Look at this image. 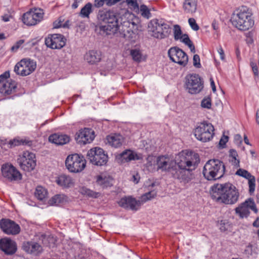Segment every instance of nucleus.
Here are the masks:
<instances>
[{
  "instance_id": "31",
  "label": "nucleus",
  "mask_w": 259,
  "mask_h": 259,
  "mask_svg": "<svg viewBox=\"0 0 259 259\" xmlns=\"http://www.w3.org/2000/svg\"><path fill=\"white\" fill-rule=\"evenodd\" d=\"M238 154L236 150L234 149H231L229 151V161L232 164L236 167H239V160L237 159Z\"/></svg>"
},
{
  "instance_id": "53",
  "label": "nucleus",
  "mask_w": 259,
  "mask_h": 259,
  "mask_svg": "<svg viewBox=\"0 0 259 259\" xmlns=\"http://www.w3.org/2000/svg\"><path fill=\"white\" fill-rule=\"evenodd\" d=\"M228 136H224L221 139V140L220 141V144L221 146H224V145H226V144L228 142Z\"/></svg>"
},
{
  "instance_id": "3",
  "label": "nucleus",
  "mask_w": 259,
  "mask_h": 259,
  "mask_svg": "<svg viewBox=\"0 0 259 259\" xmlns=\"http://www.w3.org/2000/svg\"><path fill=\"white\" fill-rule=\"evenodd\" d=\"M210 194L213 200L227 204L236 203L239 197L236 187L229 183L214 185L211 188Z\"/></svg>"
},
{
  "instance_id": "24",
  "label": "nucleus",
  "mask_w": 259,
  "mask_h": 259,
  "mask_svg": "<svg viewBox=\"0 0 259 259\" xmlns=\"http://www.w3.org/2000/svg\"><path fill=\"white\" fill-rule=\"evenodd\" d=\"M84 59L90 64H96L101 61V53L100 51L91 50L86 53Z\"/></svg>"
},
{
  "instance_id": "19",
  "label": "nucleus",
  "mask_w": 259,
  "mask_h": 259,
  "mask_svg": "<svg viewBox=\"0 0 259 259\" xmlns=\"http://www.w3.org/2000/svg\"><path fill=\"white\" fill-rule=\"evenodd\" d=\"M249 209L252 210L255 213L257 211L254 201L251 199L246 200L244 202L236 207L235 211L240 218L242 219L247 218L249 215L250 213Z\"/></svg>"
},
{
  "instance_id": "21",
  "label": "nucleus",
  "mask_w": 259,
  "mask_h": 259,
  "mask_svg": "<svg viewBox=\"0 0 259 259\" xmlns=\"http://www.w3.org/2000/svg\"><path fill=\"white\" fill-rule=\"evenodd\" d=\"M116 159L119 163H123L132 160H140L142 156L135 152L126 149L116 156Z\"/></svg>"
},
{
  "instance_id": "59",
  "label": "nucleus",
  "mask_w": 259,
  "mask_h": 259,
  "mask_svg": "<svg viewBox=\"0 0 259 259\" xmlns=\"http://www.w3.org/2000/svg\"><path fill=\"white\" fill-rule=\"evenodd\" d=\"M82 0H74V3L72 5V8L74 9H76L78 6V3L81 1Z\"/></svg>"
},
{
  "instance_id": "38",
  "label": "nucleus",
  "mask_w": 259,
  "mask_h": 259,
  "mask_svg": "<svg viewBox=\"0 0 259 259\" xmlns=\"http://www.w3.org/2000/svg\"><path fill=\"white\" fill-rule=\"evenodd\" d=\"M64 200V196L61 194H58L53 197L50 200L49 203L51 205H58L62 203Z\"/></svg>"
},
{
  "instance_id": "50",
  "label": "nucleus",
  "mask_w": 259,
  "mask_h": 259,
  "mask_svg": "<svg viewBox=\"0 0 259 259\" xmlns=\"http://www.w3.org/2000/svg\"><path fill=\"white\" fill-rule=\"evenodd\" d=\"M220 230L222 232H226L228 231L229 224L228 223H225L224 221H222L220 224Z\"/></svg>"
},
{
  "instance_id": "63",
  "label": "nucleus",
  "mask_w": 259,
  "mask_h": 259,
  "mask_svg": "<svg viewBox=\"0 0 259 259\" xmlns=\"http://www.w3.org/2000/svg\"><path fill=\"white\" fill-rule=\"evenodd\" d=\"M60 24H63L62 23V17H60L59 18L58 21H56V22H54V27H55V24L59 25Z\"/></svg>"
},
{
  "instance_id": "34",
  "label": "nucleus",
  "mask_w": 259,
  "mask_h": 259,
  "mask_svg": "<svg viewBox=\"0 0 259 259\" xmlns=\"http://www.w3.org/2000/svg\"><path fill=\"white\" fill-rule=\"evenodd\" d=\"M47 190L41 186H38L36 188L35 196L39 200H42L47 196Z\"/></svg>"
},
{
  "instance_id": "49",
  "label": "nucleus",
  "mask_w": 259,
  "mask_h": 259,
  "mask_svg": "<svg viewBox=\"0 0 259 259\" xmlns=\"http://www.w3.org/2000/svg\"><path fill=\"white\" fill-rule=\"evenodd\" d=\"M250 66L252 68V71L256 76H258V67L255 63H254L253 62H250Z\"/></svg>"
},
{
  "instance_id": "9",
  "label": "nucleus",
  "mask_w": 259,
  "mask_h": 259,
  "mask_svg": "<svg viewBox=\"0 0 259 259\" xmlns=\"http://www.w3.org/2000/svg\"><path fill=\"white\" fill-rule=\"evenodd\" d=\"M185 86L189 93L194 94L202 90L203 84L198 74H190L185 77Z\"/></svg>"
},
{
  "instance_id": "42",
  "label": "nucleus",
  "mask_w": 259,
  "mask_h": 259,
  "mask_svg": "<svg viewBox=\"0 0 259 259\" xmlns=\"http://www.w3.org/2000/svg\"><path fill=\"white\" fill-rule=\"evenodd\" d=\"M236 175L246 178L247 180H249L253 177L248 171L241 168H239L237 170Z\"/></svg>"
},
{
  "instance_id": "58",
  "label": "nucleus",
  "mask_w": 259,
  "mask_h": 259,
  "mask_svg": "<svg viewBox=\"0 0 259 259\" xmlns=\"http://www.w3.org/2000/svg\"><path fill=\"white\" fill-rule=\"evenodd\" d=\"M210 86L212 88V91L213 92H215L216 91V88H215L214 82L213 80L212 79V78H210Z\"/></svg>"
},
{
  "instance_id": "14",
  "label": "nucleus",
  "mask_w": 259,
  "mask_h": 259,
  "mask_svg": "<svg viewBox=\"0 0 259 259\" xmlns=\"http://www.w3.org/2000/svg\"><path fill=\"white\" fill-rule=\"evenodd\" d=\"M43 15L44 13L41 9L31 10L23 14L22 21L28 26L34 25L42 20Z\"/></svg>"
},
{
  "instance_id": "4",
  "label": "nucleus",
  "mask_w": 259,
  "mask_h": 259,
  "mask_svg": "<svg viewBox=\"0 0 259 259\" xmlns=\"http://www.w3.org/2000/svg\"><path fill=\"white\" fill-rule=\"evenodd\" d=\"M230 21L232 25L238 29L245 31L254 25L252 14L246 7H241L232 14Z\"/></svg>"
},
{
  "instance_id": "61",
  "label": "nucleus",
  "mask_w": 259,
  "mask_h": 259,
  "mask_svg": "<svg viewBox=\"0 0 259 259\" xmlns=\"http://www.w3.org/2000/svg\"><path fill=\"white\" fill-rule=\"evenodd\" d=\"M253 226L256 227H259V218H257L256 220L253 222Z\"/></svg>"
},
{
  "instance_id": "26",
  "label": "nucleus",
  "mask_w": 259,
  "mask_h": 259,
  "mask_svg": "<svg viewBox=\"0 0 259 259\" xmlns=\"http://www.w3.org/2000/svg\"><path fill=\"white\" fill-rule=\"evenodd\" d=\"M56 183L63 188H70L74 185V180L69 175L63 174L59 176L56 179Z\"/></svg>"
},
{
  "instance_id": "30",
  "label": "nucleus",
  "mask_w": 259,
  "mask_h": 259,
  "mask_svg": "<svg viewBox=\"0 0 259 259\" xmlns=\"http://www.w3.org/2000/svg\"><path fill=\"white\" fill-rule=\"evenodd\" d=\"M9 144L11 148L21 145L30 146L32 145V141L27 139H14L13 140L10 141Z\"/></svg>"
},
{
  "instance_id": "27",
  "label": "nucleus",
  "mask_w": 259,
  "mask_h": 259,
  "mask_svg": "<svg viewBox=\"0 0 259 259\" xmlns=\"http://www.w3.org/2000/svg\"><path fill=\"white\" fill-rule=\"evenodd\" d=\"M17 83L16 81L11 80L3 83V86L0 88V93L4 96L9 95L16 92Z\"/></svg>"
},
{
  "instance_id": "2",
  "label": "nucleus",
  "mask_w": 259,
  "mask_h": 259,
  "mask_svg": "<svg viewBox=\"0 0 259 259\" xmlns=\"http://www.w3.org/2000/svg\"><path fill=\"white\" fill-rule=\"evenodd\" d=\"M98 19L100 23V30L107 35L115 33L118 30L125 35L126 33L133 32L137 28L135 23L126 20L125 17L118 18L115 13L111 11H100Z\"/></svg>"
},
{
  "instance_id": "46",
  "label": "nucleus",
  "mask_w": 259,
  "mask_h": 259,
  "mask_svg": "<svg viewBox=\"0 0 259 259\" xmlns=\"http://www.w3.org/2000/svg\"><path fill=\"white\" fill-rule=\"evenodd\" d=\"M188 22L191 28L197 31L199 29V27L196 23L195 20L194 18H191L188 19Z\"/></svg>"
},
{
  "instance_id": "52",
  "label": "nucleus",
  "mask_w": 259,
  "mask_h": 259,
  "mask_svg": "<svg viewBox=\"0 0 259 259\" xmlns=\"http://www.w3.org/2000/svg\"><path fill=\"white\" fill-rule=\"evenodd\" d=\"M105 4V0H95V6L97 8L101 7Z\"/></svg>"
},
{
  "instance_id": "18",
  "label": "nucleus",
  "mask_w": 259,
  "mask_h": 259,
  "mask_svg": "<svg viewBox=\"0 0 259 259\" xmlns=\"http://www.w3.org/2000/svg\"><path fill=\"white\" fill-rule=\"evenodd\" d=\"M0 228L8 235H17L20 231V226L14 221L8 219H2L0 221Z\"/></svg>"
},
{
  "instance_id": "60",
  "label": "nucleus",
  "mask_w": 259,
  "mask_h": 259,
  "mask_svg": "<svg viewBox=\"0 0 259 259\" xmlns=\"http://www.w3.org/2000/svg\"><path fill=\"white\" fill-rule=\"evenodd\" d=\"M212 27L213 29L215 30H217L219 29L218 24L216 23L215 21H213L212 23Z\"/></svg>"
},
{
  "instance_id": "15",
  "label": "nucleus",
  "mask_w": 259,
  "mask_h": 259,
  "mask_svg": "<svg viewBox=\"0 0 259 259\" xmlns=\"http://www.w3.org/2000/svg\"><path fill=\"white\" fill-rule=\"evenodd\" d=\"M168 55L170 59L174 62L185 66L188 61L186 53L178 47H172L169 49Z\"/></svg>"
},
{
  "instance_id": "10",
  "label": "nucleus",
  "mask_w": 259,
  "mask_h": 259,
  "mask_svg": "<svg viewBox=\"0 0 259 259\" xmlns=\"http://www.w3.org/2000/svg\"><path fill=\"white\" fill-rule=\"evenodd\" d=\"M36 67L35 61L30 59H23L16 64L14 71L17 75L25 76L32 73Z\"/></svg>"
},
{
  "instance_id": "13",
  "label": "nucleus",
  "mask_w": 259,
  "mask_h": 259,
  "mask_svg": "<svg viewBox=\"0 0 259 259\" xmlns=\"http://www.w3.org/2000/svg\"><path fill=\"white\" fill-rule=\"evenodd\" d=\"M2 176L9 182H18L22 180L20 171L12 164L6 163L1 167Z\"/></svg>"
},
{
  "instance_id": "29",
  "label": "nucleus",
  "mask_w": 259,
  "mask_h": 259,
  "mask_svg": "<svg viewBox=\"0 0 259 259\" xmlns=\"http://www.w3.org/2000/svg\"><path fill=\"white\" fill-rule=\"evenodd\" d=\"M107 140L110 145L115 148H118L122 145L123 138L120 135H115L108 136Z\"/></svg>"
},
{
  "instance_id": "33",
  "label": "nucleus",
  "mask_w": 259,
  "mask_h": 259,
  "mask_svg": "<svg viewBox=\"0 0 259 259\" xmlns=\"http://www.w3.org/2000/svg\"><path fill=\"white\" fill-rule=\"evenodd\" d=\"M141 15L144 18L149 19L152 16L150 9L144 4L141 5L139 9Z\"/></svg>"
},
{
  "instance_id": "45",
  "label": "nucleus",
  "mask_w": 259,
  "mask_h": 259,
  "mask_svg": "<svg viewBox=\"0 0 259 259\" xmlns=\"http://www.w3.org/2000/svg\"><path fill=\"white\" fill-rule=\"evenodd\" d=\"M126 2L128 6L134 10H139L140 7L137 0H126Z\"/></svg>"
},
{
  "instance_id": "37",
  "label": "nucleus",
  "mask_w": 259,
  "mask_h": 259,
  "mask_svg": "<svg viewBox=\"0 0 259 259\" xmlns=\"http://www.w3.org/2000/svg\"><path fill=\"white\" fill-rule=\"evenodd\" d=\"M80 192L83 195L92 198H97L99 196V193L94 192L86 187H82L80 189Z\"/></svg>"
},
{
  "instance_id": "28",
  "label": "nucleus",
  "mask_w": 259,
  "mask_h": 259,
  "mask_svg": "<svg viewBox=\"0 0 259 259\" xmlns=\"http://www.w3.org/2000/svg\"><path fill=\"white\" fill-rule=\"evenodd\" d=\"M197 0H184L183 4V9L185 14H193L197 10Z\"/></svg>"
},
{
  "instance_id": "39",
  "label": "nucleus",
  "mask_w": 259,
  "mask_h": 259,
  "mask_svg": "<svg viewBox=\"0 0 259 259\" xmlns=\"http://www.w3.org/2000/svg\"><path fill=\"white\" fill-rule=\"evenodd\" d=\"M156 195V193L154 191H150L148 193H146L144 194H143L141 198V204L145 202L152 198H153L155 197Z\"/></svg>"
},
{
  "instance_id": "43",
  "label": "nucleus",
  "mask_w": 259,
  "mask_h": 259,
  "mask_svg": "<svg viewBox=\"0 0 259 259\" xmlns=\"http://www.w3.org/2000/svg\"><path fill=\"white\" fill-rule=\"evenodd\" d=\"M201 106L203 108L209 109L211 107V100L209 97L204 98L201 102Z\"/></svg>"
},
{
  "instance_id": "1",
  "label": "nucleus",
  "mask_w": 259,
  "mask_h": 259,
  "mask_svg": "<svg viewBox=\"0 0 259 259\" xmlns=\"http://www.w3.org/2000/svg\"><path fill=\"white\" fill-rule=\"evenodd\" d=\"M179 158L176 162L163 156L158 157L157 169L169 172L172 178L185 184L192 180V171L199 163V156L197 153L191 151L180 154Z\"/></svg>"
},
{
  "instance_id": "6",
  "label": "nucleus",
  "mask_w": 259,
  "mask_h": 259,
  "mask_svg": "<svg viewBox=\"0 0 259 259\" xmlns=\"http://www.w3.org/2000/svg\"><path fill=\"white\" fill-rule=\"evenodd\" d=\"M149 31L151 35L158 39L167 37L170 33V26L163 19H153L148 24Z\"/></svg>"
},
{
  "instance_id": "17",
  "label": "nucleus",
  "mask_w": 259,
  "mask_h": 259,
  "mask_svg": "<svg viewBox=\"0 0 259 259\" xmlns=\"http://www.w3.org/2000/svg\"><path fill=\"white\" fill-rule=\"evenodd\" d=\"M94 131L90 128H84L77 132L75 136L76 142L80 145L91 143L95 138Z\"/></svg>"
},
{
  "instance_id": "64",
  "label": "nucleus",
  "mask_w": 259,
  "mask_h": 259,
  "mask_svg": "<svg viewBox=\"0 0 259 259\" xmlns=\"http://www.w3.org/2000/svg\"><path fill=\"white\" fill-rule=\"evenodd\" d=\"M256 121L259 124V109H257L256 112Z\"/></svg>"
},
{
  "instance_id": "7",
  "label": "nucleus",
  "mask_w": 259,
  "mask_h": 259,
  "mask_svg": "<svg viewBox=\"0 0 259 259\" xmlns=\"http://www.w3.org/2000/svg\"><path fill=\"white\" fill-rule=\"evenodd\" d=\"M214 128L212 124L207 121L200 122L194 129L195 138L202 142L210 141L214 135Z\"/></svg>"
},
{
  "instance_id": "25",
  "label": "nucleus",
  "mask_w": 259,
  "mask_h": 259,
  "mask_svg": "<svg viewBox=\"0 0 259 259\" xmlns=\"http://www.w3.org/2000/svg\"><path fill=\"white\" fill-rule=\"evenodd\" d=\"M70 137L67 135L54 134L50 136V142L58 145H62L68 143L70 141Z\"/></svg>"
},
{
  "instance_id": "11",
  "label": "nucleus",
  "mask_w": 259,
  "mask_h": 259,
  "mask_svg": "<svg viewBox=\"0 0 259 259\" xmlns=\"http://www.w3.org/2000/svg\"><path fill=\"white\" fill-rule=\"evenodd\" d=\"M87 157L91 163L97 166L104 165L108 161V155L103 149L99 147L90 149L88 152Z\"/></svg>"
},
{
  "instance_id": "32",
  "label": "nucleus",
  "mask_w": 259,
  "mask_h": 259,
  "mask_svg": "<svg viewBox=\"0 0 259 259\" xmlns=\"http://www.w3.org/2000/svg\"><path fill=\"white\" fill-rule=\"evenodd\" d=\"M92 12V5L91 3H88L81 9L80 15L82 18L89 17Z\"/></svg>"
},
{
  "instance_id": "54",
  "label": "nucleus",
  "mask_w": 259,
  "mask_h": 259,
  "mask_svg": "<svg viewBox=\"0 0 259 259\" xmlns=\"http://www.w3.org/2000/svg\"><path fill=\"white\" fill-rule=\"evenodd\" d=\"M69 25V21L67 20L63 24H60L59 25L55 24V28H59V27L68 28Z\"/></svg>"
},
{
  "instance_id": "36",
  "label": "nucleus",
  "mask_w": 259,
  "mask_h": 259,
  "mask_svg": "<svg viewBox=\"0 0 259 259\" xmlns=\"http://www.w3.org/2000/svg\"><path fill=\"white\" fill-rule=\"evenodd\" d=\"M187 34H182L181 27L179 25H175L174 26V36L176 40L180 39L181 41L184 38V35Z\"/></svg>"
},
{
  "instance_id": "55",
  "label": "nucleus",
  "mask_w": 259,
  "mask_h": 259,
  "mask_svg": "<svg viewBox=\"0 0 259 259\" xmlns=\"http://www.w3.org/2000/svg\"><path fill=\"white\" fill-rule=\"evenodd\" d=\"M218 53L220 55V59L222 60H224L225 59V54H224V50L223 49V48L220 47L218 50Z\"/></svg>"
},
{
  "instance_id": "56",
  "label": "nucleus",
  "mask_w": 259,
  "mask_h": 259,
  "mask_svg": "<svg viewBox=\"0 0 259 259\" xmlns=\"http://www.w3.org/2000/svg\"><path fill=\"white\" fill-rule=\"evenodd\" d=\"M235 142L236 144H239L242 143V137L240 135H236L234 137Z\"/></svg>"
},
{
  "instance_id": "5",
  "label": "nucleus",
  "mask_w": 259,
  "mask_h": 259,
  "mask_svg": "<svg viewBox=\"0 0 259 259\" xmlns=\"http://www.w3.org/2000/svg\"><path fill=\"white\" fill-rule=\"evenodd\" d=\"M225 171L223 162L218 159H210L204 165L203 174L208 180H215L221 178Z\"/></svg>"
},
{
  "instance_id": "51",
  "label": "nucleus",
  "mask_w": 259,
  "mask_h": 259,
  "mask_svg": "<svg viewBox=\"0 0 259 259\" xmlns=\"http://www.w3.org/2000/svg\"><path fill=\"white\" fill-rule=\"evenodd\" d=\"M10 77V72L9 71H7L5 72L3 74L0 75V83L3 82L4 80Z\"/></svg>"
},
{
  "instance_id": "23",
  "label": "nucleus",
  "mask_w": 259,
  "mask_h": 259,
  "mask_svg": "<svg viewBox=\"0 0 259 259\" xmlns=\"http://www.w3.org/2000/svg\"><path fill=\"white\" fill-rule=\"evenodd\" d=\"M22 248L27 253L35 256L38 255L43 250L42 246L39 243L33 241L23 242Z\"/></svg>"
},
{
  "instance_id": "40",
  "label": "nucleus",
  "mask_w": 259,
  "mask_h": 259,
  "mask_svg": "<svg viewBox=\"0 0 259 259\" xmlns=\"http://www.w3.org/2000/svg\"><path fill=\"white\" fill-rule=\"evenodd\" d=\"M184 36V38L182 39L181 42H183L186 45L188 46L192 52L195 53V46L193 44L192 41L190 39L188 35H185Z\"/></svg>"
},
{
  "instance_id": "47",
  "label": "nucleus",
  "mask_w": 259,
  "mask_h": 259,
  "mask_svg": "<svg viewBox=\"0 0 259 259\" xmlns=\"http://www.w3.org/2000/svg\"><path fill=\"white\" fill-rule=\"evenodd\" d=\"M193 65L197 68H200L201 66L200 64V57L198 55L195 54L194 55L193 58Z\"/></svg>"
},
{
  "instance_id": "44",
  "label": "nucleus",
  "mask_w": 259,
  "mask_h": 259,
  "mask_svg": "<svg viewBox=\"0 0 259 259\" xmlns=\"http://www.w3.org/2000/svg\"><path fill=\"white\" fill-rule=\"evenodd\" d=\"M249 185V192L250 194L253 193L255 190V179L254 176L248 180Z\"/></svg>"
},
{
  "instance_id": "41",
  "label": "nucleus",
  "mask_w": 259,
  "mask_h": 259,
  "mask_svg": "<svg viewBox=\"0 0 259 259\" xmlns=\"http://www.w3.org/2000/svg\"><path fill=\"white\" fill-rule=\"evenodd\" d=\"M131 55L134 60L140 62L142 59V54L140 50L137 49H132L131 50Z\"/></svg>"
},
{
  "instance_id": "8",
  "label": "nucleus",
  "mask_w": 259,
  "mask_h": 259,
  "mask_svg": "<svg viewBox=\"0 0 259 259\" xmlns=\"http://www.w3.org/2000/svg\"><path fill=\"white\" fill-rule=\"evenodd\" d=\"M67 169L72 173L82 171L86 166V160L83 156L78 154L69 155L65 160Z\"/></svg>"
},
{
  "instance_id": "35",
  "label": "nucleus",
  "mask_w": 259,
  "mask_h": 259,
  "mask_svg": "<svg viewBox=\"0 0 259 259\" xmlns=\"http://www.w3.org/2000/svg\"><path fill=\"white\" fill-rule=\"evenodd\" d=\"M97 183L103 188L111 186L109 179L106 177H103L101 176H98L97 179Z\"/></svg>"
},
{
  "instance_id": "22",
  "label": "nucleus",
  "mask_w": 259,
  "mask_h": 259,
  "mask_svg": "<svg viewBox=\"0 0 259 259\" xmlns=\"http://www.w3.org/2000/svg\"><path fill=\"white\" fill-rule=\"evenodd\" d=\"M0 249L7 255L14 254L17 250L16 243L8 238L0 239Z\"/></svg>"
},
{
  "instance_id": "20",
  "label": "nucleus",
  "mask_w": 259,
  "mask_h": 259,
  "mask_svg": "<svg viewBox=\"0 0 259 259\" xmlns=\"http://www.w3.org/2000/svg\"><path fill=\"white\" fill-rule=\"evenodd\" d=\"M118 205L127 209L137 211L141 205V202L140 200H137L132 196L124 197L120 199L118 202Z\"/></svg>"
},
{
  "instance_id": "62",
  "label": "nucleus",
  "mask_w": 259,
  "mask_h": 259,
  "mask_svg": "<svg viewBox=\"0 0 259 259\" xmlns=\"http://www.w3.org/2000/svg\"><path fill=\"white\" fill-rule=\"evenodd\" d=\"M3 20L4 22H8L10 20V16L9 15H5L3 16Z\"/></svg>"
},
{
  "instance_id": "16",
  "label": "nucleus",
  "mask_w": 259,
  "mask_h": 259,
  "mask_svg": "<svg viewBox=\"0 0 259 259\" xmlns=\"http://www.w3.org/2000/svg\"><path fill=\"white\" fill-rule=\"evenodd\" d=\"M45 44L52 49H60L65 46L66 39L60 34H49L45 38Z\"/></svg>"
},
{
  "instance_id": "12",
  "label": "nucleus",
  "mask_w": 259,
  "mask_h": 259,
  "mask_svg": "<svg viewBox=\"0 0 259 259\" xmlns=\"http://www.w3.org/2000/svg\"><path fill=\"white\" fill-rule=\"evenodd\" d=\"M17 162L24 170L31 171L36 166L35 155L28 151H24L23 154L18 158Z\"/></svg>"
},
{
  "instance_id": "57",
  "label": "nucleus",
  "mask_w": 259,
  "mask_h": 259,
  "mask_svg": "<svg viewBox=\"0 0 259 259\" xmlns=\"http://www.w3.org/2000/svg\"><path fill=\"white\" fill-rule=\"evenodd\" d=\"M120 1V0H105V4L108 6H111Z\"/></svg>"
},
{
  "instance_id": "48",
  "label": "nucleus",
  "mask_w": 259,
  "mask_h": 259,
  "mask_svg": "<svg viewBox=\"0 0 259 259\" xmlns=\"http://www.w3.org/2000/svg\"><path fill=\"white\" fill-rule=\"evenodd\" d=\"M24 40L23 39H21L17 41L16 44L12 47V51H16L20 47V46L24 43Z\"/></svg>"
}]
</instances>
